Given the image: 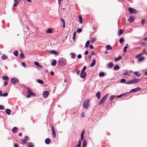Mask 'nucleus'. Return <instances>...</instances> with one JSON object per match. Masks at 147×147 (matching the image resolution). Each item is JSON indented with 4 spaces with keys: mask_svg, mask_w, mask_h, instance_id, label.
Instances as JSON below:
<instances>
[{
    "mask_svg": "<svg viewBox=\"0 0 147 147\" xmlns=\"http://www.w3.org/2000/svg\"><path fill=\"white\" fill-rule=\"evenodd\" d=\"M123 30L122 29H120L118 35H120L121 34H122L123 33Z\"/></svg>",
    "mask_w": 147,
    "mask_h": 147,
    "instance_id": "37",
    "label": "nucleus"
},
{
    "mask_svg": "<svg viewBox=\"0 0 147 147\" xmlns=\"http://www.w3.org/2000/svg\"><path fill=\"white\" fill-rule=\"evenodd\" d=\"M14 147H19L17 143H16L14 144Z\"/></svg>",
    "mask_w": 147,
    "mask_h": 147,
    "instance_id": "57",
    "label": "nucleus"
},
{
    "mask_svg": "<svg viewBox=\"0 0 147 147\" xmlns=\"http://www.w3.org/2000/svg\"><path fill=\"white\" fill-rule=\"evenodd\" d=\"M135 19V17L131 16L128 19V21L129 22H131L133 21Z\"/></svg>",
    "mask_w": 147,
    "mask_h": 147,
    "instance_id": "11",
    "label": "nucleus"
},
{
    "mask_svg": "<svg viewBox=\"0 0 147 147\" xmlns=\"http://www.w3.org/2000/svg\"><path fill=\"white\" fill-rule=\"evenodd\" d=\"M141 89V88L139 87H137L133 89H132L129 92H137L139 90H140Z\"/></svg>",
    "mask_w": 147,
    "mask_h": 147,
    "instance_id": "9",
    "label": "nucleus"
},
{
    "mask_svg": "<svg viewBox=\"0 0 147 147\" xmlns=\"http://www.w3.org/2000/svg\"><path fill=\"white\" fill-rule=\"evenodd\" d=\"M89 48L92 49H93L94 48L93 46L92 45H90L89 46Z\"/></svg>",
    "mask_w": 147,
    "mask_h": 147,
    "instance_id": "58",
    "label": "nucleus"
},
{
    "mask_svg": "<svg viewBox=\"0 0 147 147\" xmlns=\"http://www.w3.org/2000/svg\"><path fill=\"white\" fill-rule=\"evenodd\" d=\"M124 41V39L123 38H121L119 40V42L121 43L122 42Z\"/></svg>",
    "mask_w": 147,
    "mask_h": 147,
    "instance_id": "44",
    "label": "nucleus"
},
{
    "mask_svg": "<svg viewBox=\"0 0 147 147\" xmlns=\"http://www.w3.org/2000/svg\"><path fill=\"white\" fill-rule=\"evenodd\" d=\"M51 128L52 129V135L53 137L55 138L56 136L55 129L53 126L52 125H51Z\"/></svg>",
    "mask_w": 147,
    "mask_h": 147,
    "instance_id": "7",
    "label": "nucleus"
},
{
    "mask_svg": "<svg viewBox=\"0 0 147 147\" xmlns=\"http://www.w3.org/2000/svg\"><path fill=\"white\" fill-rule=\"evenodd\" d=\"M57 61L56 60H53L51 63V65L53 66H55L56 65L57 63Z\"/></svg>",
    "mask_w": 147,
    "mask_h": 147,
    "instance_id": "21",
    "label": "nucleus"
},
{
    "mask_svg": "<svg viewBox=\"0 0 147 147\" xmlns=\"http://www.w3.org/2000/svg\"><path fill=\"white\" fill-rule=\"evenodd\" d=\"M14 55L16 56H17L18 55V51L17 50H16L13 52Z\"/></svg>",
    "mask_w": 147,
    "mask_h": 147,
    "instance_id": "35",
    "label": "nucleus"
},
{
    "mask_svg": "<svg viewBox=\"0 0 147 147\" xmlns=\"http://www.w3.org/2000/svg\"><path fill=\"white\" fill-rule=\"evenodd\" d=\"M70 55H71V58L72 59H74L75 58L76 54L73 53H71Z\"/></svg>",
    "mask_w": 147,
    "mask_h": 147,
    "instance_id": "24",
    "label": "nucleus"
},
{
    "mask_svg": "<svg viewBox=\"0 0 147 147\" xmlns=\"http://www.w3.org/2000/svg\"><path fill=\"white\" fill-rule=\"evenodd\" d=\"M11 81L14 84H16L19 82L18 80L16 78L14 77L11 80Z\"/></svg>",
    "mask_w": 147,
    "mask_h": 147,
    "instance_id": "6",
    "label": "nucleus"
},
{
    "mask_svg": "<svg viewBox=\"0 0 147 147\" xmlns=\"http://www.w3.org/2000/svg\"><path fill=\"white\" fill-rule=\"evenodd\" d=\"M146 53V51L145 50H143L142 52L140 53V54H139L137 57H138L139 56H141L143 55L145 53Z\"/></svg>",
    "mask_w": 147,
    "mask_h": 147,
    "instance_id": "30",
    "label": "nucleus"
},
{
    "mask_svg": "<svg viewBox=\"0 0 147 147\" xmlns=\"http://www.w3.org/2000/svg\"><path fill=\"white\" fill-rule=\"evenodd\" d=\"M5 107L4 106L0 105V110H2Z\"/></svg>",
    "mask_w": 147,
    "mask_h": 147,
    "instance_id": "50",
    "label": "nucleus"
},
{
    "mask_svg": "<svg viewBox=\"0 0 147 147\" xmlns=\"http://www.w3.org/2000/svg\"><path fill=\"white\" fill-rule=\"evenodd\" d=\"M18 128L16 127H13L12 129V131L13 133H16L17 132V130Z\"/></svg>",
    "mask_w": 147,
    "mask_h": 147,
    "instance_id": "19",
    "label": "nucleus"
},
{
    "mask_svg": "<svg viewBox=\"0 0 147 147\" xmlns=\"http://www.w3.org/2000/svg\"><path fill=\"white\" fill-rule=\"evenodd\" d=\"M11 112V110L9 109H7L5 111V112L8 115H10Z\"/></svg>",
    "mask_w": 147,
    "mask_h": 147,
    "instance_id": "20",
    "label": "nucleus"
},
{
    "mask_svg": "<svg viewBox=\"0 0 147 147\" xmlns=\"http://www.w3.org/2000/svg\"><path fill=\"white\" fill-rule=\"evenodd\" d=\"M66 62V60L59 59L58 61V63L59 65L64 66L65 65Z\"/></svg>",
    "mask_w": 147,
    "mask_h": 147,
    "instance_id": "3",
    "label": "nucleus"
},
{
    "mask_svg": "<svg viewBox=\"0 0 147 147\" xmlns=\"http://www.w3.org/2000/svg\"><path fill=\"white\" fill-rule=\"evenodd\" d=\"M20 57L22 59H24L25 58V56L23 53H20Z\"/></svg>",
    "mask_w": 147,
    "mask_h": 147,
    "instance_id": "33",
    "label": "nucleus"
},
{
    "mask_svg": "<svg viewBox=\"0 0 147 147\" xmlns=\"http://www.w3.org/2000/svg\"><path fill=\"white\" fill-rule=\"evenodd\" d=\"M127 46L124 47V49H123V51L124 52H126V51H127Z\"/></svg>",
    "mask_w": 147,
    "mask_h": 147,
    "instance_id": "48",
    "label": "nucleus"
},
{
    "mask_svg": "<svg viewBox=\"0 0 147 147\" xmlns=\"http://www.w3.org/2000/svg\"><path fill=\"white\" fill-rule=\"evenodd\" d=\"M113 66V63H109L108 65V66L109 68H111Z\"/></svg>",
    "mask_w": 147,
    "mask_h": 147,
    "instance_id": "34",
    "label": "nucleus"
},
{
    "mask_svg": "<svg viewBox=\"0 0 147 147\" xmlns=\"http://www.w3.org/2000/svg\"><path fill=\"white\" fill-rule=\"evenodd\" d=\"M134 74H135L137 76H139L140 75V74L137 71L134 72Z\"/></svg>",
    "mask_w": 147,
    "mask_h": 147,
    "instance_id": "38",
    "label": "nucleus"
},
{
    "mask_svg": "<svg viewBox=\"0 0 147 147\" xmlns=\"http://www.w3.org/2000/svg\"><path fill=\"white\" fill-rule=\"evenodd\" d=\"M105 75L104 73L103 72H101L99 74V76L100 77H102L104 76Z\"/></svg>",
    "mask_w": 147,
    "mask_h": 147,
    "instance_id": "43",
    "label": "nucleus"
},
{
    "mask_svg": "<svg viewBox=\"0 0 147 147\" xmlns=\"http://www.w3.org/2000/svg\"><path fill=\"white\" fill-rule=\"evenodd\" d=\"M95 55V53L93 51H92L90 55L92 56V55Z\"/></svg>",
    "mask_w": 147,
    "mask_h": 147,
    "instance_id": "59",
    "label": "nucleus"
},
{
    "mask_svg": "<svg viewBox=\"0 0 147 147\" xmlns=\"http://www.w3.org/2000/svg\"><path fill=\"white\" fill-rule=\"evenodd\" d=\"M84 133V130L83 129L81 134V136H83Z\"/></svg>",
    "mask_w": 147,
    "mask_h": 147,
    "instance_id": "55",
    "label": "nucleus"
},
{
    "mask_svg": "<svg viewBox=\"0 0 147 147\" xmlns=\"http://www.w3.org/2000/svg\"><path fill=\"white\" fill-rule=\"evenodd\" d=\"M50 74L52 76H53L54 75V73L53 71L51 72Z\"/></svg>",
    "mask_w": 147,
    "mask_h": 147,
    "instance_id": "64",
    "label": "nucleus"
},
{
    "mask_svg": "<svg viewBox=\"0 0 147 147\" xmlns=\"http://www.w3.org/2000/svg\"><path fill=\"white\" fill-rule=\"evenodd\" d=\"M8 84L7 81H6L3 84V86H5L6 85Z\"/></svg>",
    "mask_w": 147,
    "mask_h": 147,
    "instance_id": "61",
    "label": "nucleus"
},
{
    "mask_svg": "<svg viewBox=\"0 0 147 147\" xmlns=\"http://www.w3.org/2000/svg\"><path fill=\"white\" fill-rule=\"evenodd\" d=\"M108 95V94L105 95L100 100L99 102V105H100L104 102Z\"/></svg>",
    "mask_w": 147,
    "mask_h": 147,
    "instance_id": "5",
    "label": "nucleus"
},
{
    "mask_svg": "<svg viewBox=\"0 0 147 147\" xmlns=\"http://www.w3.org/2000/svg\"><path fill=\"white\" fill-rule=\"evenodd\" d=\"M47 32L48 33H53L52 30L51 28L49 29L47 31Z\"/></svg>",
    "mask_w": 147,
    "mask_h": 147,
    "instance_id": "32",
    "label": "nucleus"
},
{
    "mask_svg": "<svg viewBox=\"0 0 147 147\" xmlns=\"http://www.w3.org/2000/svg\"><path fill=\"white\" fill-rule=\"evenodd\" d=\"M27 93L28 94H31L32 93V90H31V89L30 88H28L27 89Z\"/></svg>",
    "mask_w": 147,
    "mask_h": 147,
    "instance_id": "26",
    "label": "nucleus"
},
{
    "mask_svg": "<svg viewBox=\"0 0 147 147\" xmlns=\"http://www.w3.org/2000/svg\"><path fill=\"white\" fill-rule=\"evenodd\" d=\"M29 138L28 136H26L24 137V139L21 140V142L22 144H25L27 142V141L28 140Z\"/></svg>",
    "mask_w": 147,
    "mask_h": 147,
    "instance_id": "8",
    "label": "nucleus"
},
{
    "mask_svg": "<svg viewBox=\"0 0 147 147\" xmlns=\"http://www.w3.org/2000/svg\"><path fill=\"white\" fill-rule=\"evenodd\" d=\"M37 82L39 84H42L44 83V82L43 81L41 80L38 79L37 80Z\"/></svg>",
    "mask_w": 147,
    "mask_h": 147,
    "instance_id": "36",
    "label": "nucleus"
},
{
    "mask_svg": "<svg viewBox=\"0 0 147 147\" xmlns=\"http://www.w3.org/2000/svg\"><path fill=\"white\" fill-rule=\"evenodd\" d=\"M86 66H84L83 67V69L81 71H83V72L84 71H85L86 70Z\"/></svg>",
    "mask_w": 147,
    "mask_h": 147,
    "instance_id": "51",
    "label": "nucleus"
},
{
    "mask_svg": "<svg viewBox=\"0 0 147 147\" xmlns=\"http://www.w3.org/2000/svg\"><path fill=\"white\" fill-rule=\"evenodd\" d=\"M34 64L36 65L37 66H39V63L37 61H35L34 62Z\"/></svg>",
    "mask_w": 147,
    "mask_h": 147,
    "instance_id": "49",
    "label": "nucleus"
},
{
    "mask_svg": "<svg viewBox=\"0 0 147 147\" xmlns=\"http://www.w3.org/2000/svg\"><path fill=\"white\" fill-rule=\"evenodd\" d=\"M34 144L32 142H29L28 144V147H34Z\"/></svg>",
    "mask_w": 147,
    "mask_h": 147,
    "instance_id": "27",
    "label": "nucleus"
},
{
    "mask_svg": "<svg viewBox=\"0 0 147 147\" xmlns=\"http://www.w3.org/2000/svg\"><path fill=\"white\" fill-rule=\"evenodd\" d=\"M2 79L5 80H7L9 79L8 77L7 76H3Z\"/></svg>",
    "mask_w": 147,
    "mask_h": 147,
    "instance_id": "31",
    "label": "nucleus"
},
{
    "mask_svg": "<svg viewBox=\"0 0 147 147\" xmlns=\"http://www.w3.org/2000/svg\"><path fill=\"white\" fill-rule=\"evenodd\" d=\"M119 67L118 65H116L114 67V69L116 70H117L119 69Z\"/></svg>",
    "mask_w": 147,
    "mask_h": 147,
    "instance_id": "25",
    "label": "nucleus"
},
{
    "mask_svg": "<svg viewBox=\"0 0 147 147\" xmlns=\"http://www.w3.org/2000/svg\"><path fill=\"white\" fill-rule=\"evenodd\" d=\"M145 20H142L141 22V24L143 25L144 24V22H145Z\"/></svg>",
    "mask_w": 147,
    "mask_h": 147,
    "instance_id": "60",
    "label": "nucleus"
},
{
    "mask_svg": "<svg viewBox=\"0 0 147 147\" xmlns=\"http://www.w3.org/2000/svg\"><path fill=\"white\" fill-rule=\"evenodd\" d=\"M1 57L3 60L7 59L8 58L7 56L5 55H3L1 56Z\"/></svg>",
    "mask_w": 147,
    "mask_h": 147,
    "instance_id": "23",
    "label": "nucleus"
},
{
    "mask_svg": "<svg viewBox=\"0 0 147 147\" xmlns=\"http://www.w3.org/2000/svg\"><path fill=\"white\" fill-rule=\"evenodd\" d=\"M115 96H111L109 99V101H110L112 100L115 97Z\"/></svg>",
    "mask_w": 147,
    "mask_h": 147,
    "instance_id": "45",
    "label": "nucleus"
},
{
    "mask_svg": "<svg viewBox=\"0 0 147 147\" xmlns=\"http://www.w3.org/2000/svg\"><path fill=\"white\" fill-rule=\"evenodd\" d=\"M49 94V92L48 91H45L43 92V97L45 98H47Z\"/></svg>",
    "mask_w": 147,
    "mask_h": 147,
    "instance_id": "10",
    "label": "nucleus"
},
{
    "mask_svg": "<svg viewBox=\"0 0 147 147\" xmlns=\"http://www.w3.org/2000/svg\"><path fill=\"white\" fill-rule=\"evenodd\" d=\"M88 51H86L84 53L85 55H86L88 54Z\"/></svg>",
    "mask_w": 147,
    "mask_h": 147,
    "instance_id": "63",
    "label": "nucleus"
},
{
    "mask_svg": "<svg viewBox=\"0 0 147 147\" xmlns=\"http://www.w3.org/2000/svg\"><path fill=\"white\" fill-rule=\"evenodd\" d=\"M19 1L16 2L15 3H14L13 5V7H16L17 4L19 3Z\"/></svg>",
    "mask_w": 147,
    "mask_h": 147,
    "instance_id": "52",
    "label": "nucleus"
},
{
    "mask_svg": "<svg viewBox=\"0 0 147 147\" xmlns=\"http://www.w3.org/2000/svg\"><path fill=\"white\" fill-rule=\"evenodd\" d=\"M77 57L78 59H81L82 57L81 55L80 54H79L78 55Z\"/></svg>",
    "mask_w": 147,
    "mask_h": 147,
    "instance_id": "53",
    "label": "nucleus"
},
{
    "mask_svg": "<svg viewBox=\"0 0 147 147\" xmlns=\"http://www.w3.org/2000/svg\"><path fill=\"white\" fill-rule=\"evenodd\" d=\"M87 145V142L86 140H84L82 143V147H86Z\"/></svg>",
    "mask_w": 147,
    "mask_h": 147,
    "instance_id": "17",
    "label": "nucleus"
},
{
    "mask_svg": "<svg viewBox=\"0 0 147 147\" xmlns=\"http://www.w3.org/2000/svg\"><path fill=\"white\" fill-rule=\"evenodd\" d=\"M124 95L123 94H121V95H120L119 96H117V98H119L120 97H121L123 95Z\"/></svg>",
    "mask_w": 147,
    "mask_h": 147,
    "instance_id": "62",
    "label": "nucleus"
},
{
    "mask_svg": "<svg viewBox=\"0 0 147 147\" xmlns=\"http://www.w3.org/2000/svg\"><path fill=\"white\" fill-rule=\"evenodd\" d=\"M140 80L139 78H136L126 82L127 84H135L140 82Z\"/></svg>",
    "mask_w": 147,
    "mask_h": 147,
    "instance_id": "1",
    "label": "nucleus"
},
{
    "mask_svg": "<svg viewBox=\"0 0 147 147\" xmlns=\"http://www.w3.org/2000/svg\"><path fill=\"white\" fill-rule=\"evenodd\" d=\"M76 32H74L73 33V40L74 41L75 39V37H76Z\"/></svg>",
    "mask_w": 147,
    "mask_h": 147,
    "instance_id": "40",
    "label": "nucleus"
},
{
    "mask_svg": "<svg viewBox=\"0 0 147 147\" xmlns=\"http://www.w3.org/2000/svg\"><path fill=\"white\" fill-rule=\"evenodd\" d=\"M82 28H79L77 30V32L78 33H80L81 32H82Z\"/></svg>",
    "mask_w": 147,
    "mask_h": 147,
    "instance_id": "46",
    "label": "nucleus"
},
{
    "mask_svg": "<svg viewBox=\"0 0 147 147\" xmlns=\"http://www.w3.org/2000/svg\"><path fill=\"white\" fill-rule=\"evenodd\" d=\"M90 43L89 40H88L87 41L85 45L86 47H88L89 46V45H90Z\"/></svg>",
    "mask_w": 147,
    "mask_h": 147,
    "instance_id": "28",
    "label": "nucleus"
},
{
    "mask_svg": "<svg viewBox=\"0 0 147 147\" xmlns=\"http://www.w3.org/2000/svg\"><path fill=\"white\" fill-rule=\"evenodd\" d=\"M122 59V57L121 56V55L117 57V58H115L114 59V61L115 62H117L118 61L121 59Z\"/></svg>",
    "mask_w": 147,
    "mask_h": 147,
    "instance_id": "14",
    "label": "nucleus"
},
{
    "mask_svg": "<svg viewBox=\"0 0 147 147\" xmlns=\"http://www.w3.org/2000/svg\"><path fill=\"white\" fill-rule=\"evenodd\" d=\"M89 101V99H86L84 100L83 104V107L84 108L86 109L89 107L88 103Z\"/></svg>",
    "mask_w": 147,
    "mask_h": 147,
    "instance_id": "4",
    "label": "nucleus"
},
{
    "mask_svg": "<svg viewBox=\"0 0 147 147\" xmlns=\"http://www.w3.org/2000/svg\"><path fill=\"white\" fill-rule=\"evenodd\" d=\"M31 95H32L33 96H36V94L35 93L32 92L31 94Z\"/></svg>",
    "mask_w": 147,
    "mask_h": 147,
    "instance_id": "56",
    "label": "nucleus"
},
{
    "mask_svg": "<svg viewBox=\"0 0 147 147\" xmlns=\"http://www.w3.org/2000/svg\"><path fill=\"white\" fill-rule=\"evenodd\" d=\"M96 96L98 99H99L100 98V93L99 92H98L96 94Z\"/></svg>",
    "mask_w": 147,
    "mask_h": 147,
    "instance_id": "22",
    "label": "nucleus"
},
{
    "mask_svg": "<svg viewBox=\"0 0 147 147\" xmlns=\"http://www.w3.org/2000/svg\"><path fill=\"white\" fill-rule=\"evenodd\" d=\"M105 48L107 50H111L112 49V47L109 45H106Z\"/></svg>",
    "mask_w": 147,
    "mask_h": 147,
    "instance_id": "15",
    "label": "nucleus"
},
{
    "mask_svg": "<svg viewBox=\"0 0 147 147\" xmlns=\"http://www.w3.org/2000/svg\"><path fill=\"white\" fill-rule=\"evenodd\" d=\"M79 20H80V24H82V16L81 15H80L79 16Z\"/></svg>",
    "mask_w": 147,
    "mask_h": 147,
    "instance_id": "29",
    "label": "nucleus"
},
{
    "mask_svg": "<svg viewBox=\"0 0 147 147\" xmlns=\"http://www.w3.org/2000/svg\"><path fill=\"white\" fill-rule=\"evenodd\" d=\"M126 80L124 79H122L120 80V82L122 83H126Z\"/></svg>",
    "mask_w": 147,
    "mask_h": 147,
    "instance_id": "41",
    "label": "nucleus"
},
{
    "mask_svg": "<svg viewBox=\"0 0 147 147\" xmlns=\"http://www.w3.org/2000/svg\"><path fill=\"white\" fill-rule=\"evenodd\" d=\"M80 75L81 77L82 78H84L86 77V73L84 71H81Z\"/></svg>",
    "mask_w": 147,
    "mask_h": 147,
    "instance_id": "13",
    "label": "nucleus"
},
{
    "mask_svg": "<svg viewBox=\"0 0 147 147\" xmlns=\"http://www.w3.org/2000/svg\"><path fill=\"white\" fill-rule=\"evenodd\" d=\"M49 53L53 54L56 55H57L58 54V53L57 51L55 50H51L49 51Z\"/></svg>",
    "mask_w": 147,
    "mask_h": 147,
    "instance_id": "12",
    "label": "nucleus"
},
{
    "mask_svg": "<svg viewBox=\"0 0 147 147\" xmlns=\"http://www.w3.org/2000/svg\"><path fill=\"white\" fill-rule=\"evenodd\" d=\"M22 65H23V66L24 67H26V66L25 63L24 62H22Z\"/></svg>",
    "mask_w": 147,
    "mask_h": 147,
    "instance_id": "54",
    "label": "nucleus"
},
{
    "mask_svg": "<svg viewBox=\"0 0 147 147\" xmlns=\"http://www.w3.org/2000/svg\"><path fill=\"white\" fill-rule=\"evenodd\" d=\"M96 40V39L95 38H92V39L90 40V42L91 43L94 42Z\"/></svg>",
    "mask_w": 147,
    "mask_h": 147,
    "instance_id": "42",
    "label": "nucleus"
},
{
    "mask_svg": "<svg viewBox=\"0 0 147 147\" xmlns=\"http://www.w3.org/2000/svg\"><path fill=\"white\" fill-rule=\"evenodd\" d=\"M96 64V61L95 59H94L92 62L91 63L90 65V67H91L94 66Z\"/></svg>",
    "mask_w": 147,
    "mask_h": 147,
    "instance_id": "16",
    "label": "nucleus"
},
{
    "mask_svg": "<svg viewBox=\"0 0 147 147\" xmlns=\"http://www.w3.org/2000/svg\"><path fill=\"white\" fill-rule=\"evenodd\" d=\"M51 140L49 138H47L45 140V143L47 144H49L50 143Z\"/></svg>",
    "mask_w": 147,
    "mask_h": 147,
    "instance_id": "18",
    "label": "nucleus"
},
{
    "mask_svg": "<svg viewBox=\"0 0 147 147\" xmlns=\"http://www.w3.org/2000/svg\"><path fill=\"white\" fill-rule=\"evenodd\" d=\"M128 10L130 14H136L137 13V11L131 7H129L128 8Z\"/></svg>",
    "mask_w": 147,
    "mask_h": 147,
    "instance_id": "2",
    "label": "nucleus"
},
{
    "mask_svg": "<svg viewBox=\"0 0 147 147\" xmlns=\"http://www.w3.org/2000/svg\"><path fill=\"white\" fill-rule=\"evenodd\" d=\"M144 59V57H140L138 59V61L140 62H141L143 61Z\"/></svg>",
    "mask_w": 147,
    "mask_h": 147,
    "instance_id": "39",
    "label": "nucleus"
},
{
    "mask_svg": "<svg viewBox=\"0 0 147 147\" xmlns=\"http://www.w3.org/2000/svg\"><path fill=\"white\" fill-rule=\"evenodd\" d=\"M8 93L6 92L2 94V96H3L6 97L8 95Z\"/></svg>",
    "mask_w": 147,
    "mask_h": 147,
    "instance_id": "47",
    "label": "nucleus"
}]
</instances>
